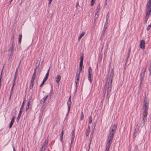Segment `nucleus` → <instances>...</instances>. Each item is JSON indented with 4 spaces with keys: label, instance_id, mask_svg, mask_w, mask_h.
Wrapping results in <instances>:
<instances>
[{
    "label": "nucleus",
    "instance_id": "62",
    "mask_svg": "<svg viewBox=\"0 0 151 151\" xmlns=\"http://www.w3.org/2000/svg\"><path fill=\"white\" fill-rule=\"evenodd\" d=\"M18 68H17L16 69V72H17L18 70Z\"/></svg>",
    "mask_w": 151,
    "mask_h": 151
},
{
    "label": "nucleus",
    "instance_id": "47",
    "mask_svg": "<svg viewBox=\"0 0 151 151\" xmlns=\"http://www.w3.org/2000/svg\"><path fill=\"white\" fill-rule=\"evenodd\" d=\"M3 68H4V67H3V68L2 69V70H1V75H0V76H1V77L2 73V72H3Z\"/></svg>",
    "mask_w": 151,
    "mask_h": 151
},
{
    "label": "nucleus",
    "instance_id": "41",
    "mask_svg": "<svg viewBox=\"0 0 151 151\" xmlns=\"http://www.w3.org/2000/svg\"><path fill=\"white\" fill-rule=\"evenodd\" d=\"M52 0H48V4L50 5L51 3Z\"/></svg>",
    "mask_w": 151,
    "mask_h": 151
},
{
    "label": "nucleus",
    "instance_id": "40",
    "mask_svg": "<svg viewBox=\"0 0 151 151\" xmlns=\"http://www.w3.org/2000/svg\"><path fill=\"white\" fill-rule=\"evenodd\" d=\"M53 90H52V89L50 91V95H52L53 94Z\"/></svg>",
    "mask_w": 151,
    "mask_h": 151
},
{
    "label": "nucleus",
    "instance_id": "18",
    "mask_svg": "<svg viewBox=\"0 0 151 151\" xmlns=\"http://www.w3.org/2000/svg\"><path fill=\"white\" fill-rule=\"evenodd\" d=\"M64 134L63 133V130L62 129V131L61 133V135L60 136V141L61 142L63 141V136Z\"/></svg>",
    "mask_w": 151,
    "mask_h": 151
},
{
    "label": "nucleus",
    "instance_id": "63",
    "mask_svg": "<svg viewBox=\"0 0 151 151\" xmlns=\"http://www.w3.org/2000/svg\"><path fill=\"white\" fill-rule=\"evenodd\" d=\"M13 151H15V148L14 147H13Z\"/></svg>",
    "mask_w": 151,
    "mask_h": 151
},
{
    "label": "nucleus",
    "instance_id": "31",
    "mask_svg": "<svg viewBox=\"0 0 151 151\" xmlns=\"http://www.w3.org/2000/svg\"><path fill=\"white\" fill-rule=\"evenodd\" d=\"M95 1V0H91V6H93V5L94 4Z\"/></svg>",
    "mask_w": 151,
    "mask_h": 151
},
{
    "label": "nucleus",
    "instance_id": "10",
    "mask_svg": "<svg viewBox=\"0 0 151 151\" xmlns=\"http://www.w3.org/2000/svg\"><path fill=\"white\" fill-rule=\"evenodd\" d=\"M48 145V141L47 139H45L42 144V146L41 147V150L43 149V147H47Z\"/></svg>",
    "mask_w": 151,
    "mask_h": 151
},
{
    "label": "nucleus",
    "instance_id": "26",
    "mask_svg": "<svg viewBox=\"0 0 151 151\" xmlns=\"http://www.w3.org/2000/svg\"><path fill=\"white\" fill-rule=\"evenodd\" d=\"M34 85V83H30L29 86V88L30 89H32Z\"/></svg>",
    "mask_w": 151,
    "mask_h": 151
},
{
    "label": "nucleus",
    "instance_id": "58",
    "mask_svg": "<svg viewBox=\"0 0 151 151\" xmlns=\"http://www.w3.org/2000/svg\"><path fill=\"white\" fill-rule=\"evenodd\" d=\"M16 77H17L16 75V74H15L14 76V78L16 79Z\"/></svg>",
    "mask_w": 151,
    "mask_h": 151
},
{
    "label": "nucleus",
    "instance_id": "28",
    "mask_svg": "<svg viewBox=\"0 0 151 151\" xmlns=\"http://www.w3.org/2000/svg\"><path fill=\"white\" fill-rule=\"evenodd\" d=\"M92 72V69L91 67H89L88 68V74H91V73Z\"/></svg>",
    "mask_w": 151,
    "mask_h": 151
},
{
    "label": "nucleus",
    "instance_id": "64",
    "mask_svg": "<svg viewBox=\"0 0 151 151\" xmlns=\"http://www.w3.org/2000/svg\"><path fill=\"white\" fill-rule=\"evenodd\" d=\"M22 151H24V150H23V148H22Z\"/></svg>",
    "mask_w": 151,
    "mask_h": 151
},
{
    "label": "nucleus",
    "instance_id": "19",
    "mask_svg": "<svg viewBox=\"0 0 151 151\" xmlns=\"http://www.w3.org/2000/svg\"><path fill=\"white\" fill-rule=\"evenodd\" d=\"M22 35L21 34H20L19 35V40H18V42L19 43V44H20L21 40H22Z\"/></svg>",
    "mask_w": 151,
    "mask_h": 151
},
{
    "label": "nucleus",
    "instance_id": "46",
    "mask_svg": "<svg viewBox=\"0 0 151 151\" xmlns=\"http://www.w3.org/2000/svg\"><path fill=\"white\" fill-rule=\"evenodd\" d=\"M3 68H4V67H3V68L2 69V70H1V75H0V76H1V77L2 73V72H3Z\"/></svg>",
    "mask_w": 151,
    "mask_h": 151
},
{
    "label": "nucleus",
    "instance_id": "21",
    "mask_svg": "<svg viewBox=\"0 0 151 151\" xmlns=\"http://www.w3.org/2000/svg\"><path fill=\"white\" fill-rule=\"evenodd\" d=\"M108 14H107L106 16V21L105 23L104 24V26H107V24H108V18H109V17H108Z\"/></svg>",
    "mask_w": 151,
    "mask_h": 151
},
{
    "label": "nucleus",
    "instance_id": "44",
    "mask_svg": "<svg viewBox=\"0 0 151 151\" xmlns=\"http://www.w3.org/2000/svg\"><path fill=\"white\" fill-rule=\"evenodd\" d=\"M39 64H38L37 65H36L35 66V68L34 69V70H35V69H36V70L37 68L38 67L39 65Z\"/></svg>",
    "mask_w": 151,
    "mask_h": 151
},
{
    "label": "nucleus",
    "instance_id": "50",
    "mask_svg": "<svg viewBox=\"0 0 151 151\" xmlns=\"http://www.w3.org/2000/svg\"><path fill=\"white\" fill-rule=\"evenodd\" d=\"M105 31H104V30H103V31L102 32V34L103 35L105 33Z\"/></svg>",
    "mask_w": 151,
    "mask_h": 151
},
{
    "label": "nucleus",
    "instance_id": "59",
    "mask_svg": "<svg viewBox=\"0 0 151 151\" xmlns=\"http://www.w3.org/2000/svg\"><path fill=\"white\" fill-rule=\"evenodd\" d=\"M149 71L150 72V73H151V68H149Z\"/></svg>",
    "mask_w": 151,
    "mask_h": 151
},
{
    "label": "nucleus",
    "instance_id": "60",
    "mask_svg": "<svg viewBox=\"0 0 151 151\" xmlns=\"http://www.w3.org/2000/svg\"><path fill=\"white\" fill-rule=\"evenodd\" d=\"M20 63H21V61L20 62H19V65H18V68H19V67Z\"/></svg>",
    "mask_w": 151,
    "mask_h": 151
},
{
    "label": "nucleus",
    "instance_id": "25",
    "mask_svg": "<svg viewBox=\"0 0 151 151\" xmlns=\"http://www.w3.org/2000/svg\"><path fill=\"white\" fill-rule=\"evenodd\" d=\"M90 132V129H88L87 130V131H86V136H88L89 135Z\"/></svg>",
    "mask_w": 151,
    "mask_h": 151
},
{
    "label": "nucleus",
    "instance_id": "13",
    "mask_svg": "<svg viewBox=\"0 0 151 151\" xmlns=\"http://www.w3.org/2000/svg\"><path fill=\"white\" fill-rule=\"evenodd\" d=\"M80 73V72L78 73V72H77L76 73V75L75 77V79H76L75 83L76 84H77L78 82Z\"/></svg>",
    "mask_w": 151,
    "mask_h": 151
},
{
    "label": "nucleus",
    "instance_id": "52",
    "mask_svg": "<svg viewBox=\"0 0 151 151\" xmlns=\"http://www.w3.org/2000/svg\"><path fill=\"white\" fill-rule=\"evenodd\" d=\"M79 6V4H78V3H76V7L77 8V6Z\"/></svg>",
    "mask_w": 151,
    "mask_h": 151
},
{
    "label": "nucleus",
    "instance_id": "22",
    "mask_svg": "<svg viewBox=\"0 0 151 151\" xmlns=\"http://www.w3.org/2000/svg\"><path fill=\"white\" fill-rule=\"evenodd\" d=\"M36 69H35L34 73L33 74L32 79H35L36 76Z\"/></svg>",
    "mask_w": 151,
    "mask_h": 151
},
{
    "label": "nucleus",
    "instance_id": "51",
    "mask_svg": "<svg viewBox=\"0 0 151 151\" xmlns=\"http://www.w3.org/2000/svg\"><path fill=\"white\" fill-rule=\"evenodd\" d=\"M130 48L129 49V50L128 51V57L129 56V53H130Z\"/></svg>",
    "mask_w": 151,
    "mask_h": 151
},
{
    "label": "nucleus",
    "instance_id": "16",
    "mask_svg": "<svg viewBox=\"0 0 151 151\" xmlns=\"http://www.w3.org/2000/svg\"><path fill=\"white\" fill-rule=\"evenodd\" d=\"M48 96L47 95L45 97H44L43 99H42L40 101V103H44L45 102V101Z\"/></svg>",
    "mask_w": 151,
    "mask_h": 151
},
{
    "label": "nucleus",
    "instance_id": "39",
    "mask_svg": "<svg viewBox=\"0 0 151 151\" xmlns=\"http://www.w3.org/2000/svg\"><path fill=\"white\" fill-rule=\"evenodd\" d=\"M146 118L147 117H144V116L143 117V120L144 122H145V120L146 119Z\"/></svg>",
    "mask_w": 151,
    "mask_h": 151
},
{
    "label": "nucleus",
    "instance_id": "3",
    "mask_svg": "<svg viewBox=\"0 0 151 151\" xmlns=\"http://www.w3.org/2000/svg\"><path fill=\"white\" fill-rule=\"evenodd\" d=\"M24 101L23 102V103H22V105H21V107L20 108V110H19V113L18 114V116L17 117V119H16V121H17V122H18V121H19V118H20L21 115V114L22 113V109H23L24 106Z\"/></svg>",
    "mask_w": 151,
    "mask_h": 151
},
{
    "label": "nucleus",
    "instance_id": "33",
    "mask_svg": "<svg viewBox=\"0 0 151 151\" xmlns=\"http://www.w3.org/2000/svg\"><path fill=\"white\" fill-rule=\"evenodd\" d=\"M146 14V15L145 16V19L146 20V22L147 21V20L148 19V18L149 17V14Z\"/></svg>",
    "mask_w": 151,
    "mask_h": 151
},
{
    "label": "nucleus",
    "instance_id": "36",
    "mask_svg": "<svg viewBox=\"0 0 151 151\" xmlns=\"http://www.w3.org/2000/svg\"><path fill=\"white\" fill-rule=\"evenodd\" d=\"M100 9V6H98L97 7V9H96V13H98L99 9Z\"/></svg>",
    "mask_w": 151,
    "mask_h": 151
},
{
    "label": "nucleus",
    "instance_id": "57",
    "mask_svg": "<svg viewBox=\"0 0 151 151\" xmlns=\"http://www.w3.org/2000/svg\"><path fill=\"white\" fill-rule=\"evenodd\" d=\"M13 87H12L11 91H13Z\"/></svg>",
    "mask_w": 151,
    "mask_h": 151
},
{
    "label": "nucleus",
    "instance_id": "34",
    "mask_svg": "<svg viewBox=\"0 0 151 151\" xmlns=\"http://www.w3.org/2000/svg\"><path fill=\"white\" fill-rule=\"evenodd\" d=\"M15 117L14 116H12L11 122L14 123V120Z\"/></svg>",
    "mask_w": 151,
    "mask_h": 151
},
{
    "label": "nucleus",
    "instance_id": "38",
    "mask_svg": "<svg viewBox=\"0 0 151 151\" xmlns=\"http://www.w3.org/2000/svg\"><path fill=\"white\" fill-rule=\"evenodd\" d=\"M107 26H104V27L103 30L106 31V29H107Z\"/></svg>",
    "mask_w": 151,
    "mask_h": 151
},
{
    "label": "nucleus",
    "instance_id": "6",
    "mask_svg": "<svg viewBox=\"0 0 151 151\" xmlns=\"http://www.w3.org/2000/svg\"><path fill=\"white\" fill-rule=\"evenodd\" d=\"M71 104V96H70L68 101L67 102V105L68 106V111L67 114V116L69 112Z\"/></svg>",
    "mask_w": 151,
    "mask_h": 151
},
{
    "label": "nucleus",
    "instance_id": "15",
    "mask_svg": "<svg viewBox=\"0 0 151 151\" xmlns=\"http://www.w3.org/2000/svg\"><path fill=\"white\" fill-rule=\"evenodd\" d=\"M106 85H105L103 87V91L102 94L104 96L106 94Z\"/></svg>",
    "mask_w": 151,
    "mask_h": 151
},
{
    "label": "nucleus",
    "instance_id": "49",
    "mask_svg": "<svg viewBox=\"0 0 151 151\" xmlns=\"http://www.w3.org/2000/svg\"><path fill=\"white\" fill-rule=\"evenodd\" d=\"M109 148H107L106 147V149L105 151H109Z\"/></svg>",
    "mask_w": 151,
    "mask_h": 151
},
{
    "label": "nucleus",
    "instance_id": "4",
    "mask_svg": "<svg viewBox=\"0 0 151 151\" xmlns=\"http://www.w3.org/2000/svg\"><path fill=\"white\" fill-rule=\"evenodd\" d=\"M80 62L79 64V70L80 72L81 71L82 69V66H83V54L82 53V55L80 57Z\"/></svg>",
    "mask_w": 151,
    "mask_h": 151
},
{
    "label": "nucleus",
    "instance_id": "7",
    "mask_svg": "<svg viewBox=\"0 0 151 151\" xmlns=\"http://www.w3.org/2000/svg\"><path fill=\"white\" fill-rule=\"evenodd\" d=\"M111 84L112 83H108V90L107 92V97H109L110 96V95H109V94L111 92Z\"/></svg>",
    "mask_w": 151,
    "mask_h": 151
},
{
    "label": "nucleus",
    "instance_id": "12",
    "mask_svg": "<svg viewBox=\"0 0 151 151\" xmlns=\"http://www.w3.org/2000/svg\"><path fill=\"white\" fill-rule=\"evenodd\" d=\"M114 72L113 69H112L110 75V79H111V82L110 83H112V79L114 76Z\"/></svg>",
    "mask_w": 151,
    "mask_h": 151
},
{
    "label": "nucleus",
    "instance_id": "11",
    "mask_svg": "<svg viewBox=\"0 0 151 151\" xmlns=\"http://www.w3.org/2000/svg\"><path fill=\"white\" fill-rule=\"evenodd\" d=\"M146 68H147V67H146L145 68H144L142 69V72H141V74H140V77L142 78V79L143 78L144 76L145 72L146 70Z\"/></svg>",
    "mask_w": 151,
    "mask_h": 151
},
{
    "label": "nucleus",
    "instance_id": "2",
    "mask_svg": "<svg viewBox=\"0 0 151 151\" xmlns=\"http://www.w3.org/2000/svg\"><path fill=\"white\" fill-rule=\"evenodd\" d=\"M11 46L10 47L9 49V52L8 54V60H9L13 56V54L14 51V46H13V41H12L11 42Z\"/></svg>",
    "mask_w": 151,
    "mask_h": 151
},
{
    "label": "nucleus",
    "instance_id": "48",
    "mask_svg": "<svg viewBox=\"0 0 151 151\" xmlns=\"http://www.w3.org/2000/svg\"><path fill=\"white\" fill-rule=\"evenodd\" d=\"M92 138H91V140H90V142L89 143V149L90 147V144H91V139H92Z\"/></svg>",
    "mask_w": 151,
    "mask_h": 151
},
{
    "label": "nucleus",
    "instance_id": "9",
    "mask_svg": "<svg viewBox=\"0 0 151 151\" xmlns=\"http://www.w3.org/2000/svg\"><path fill=\"white\" fill-rule=\"evenodd\" d=\"M145 40H142L140 41V43L139 44V47L141 48L145 49Z\"/></svg>",
    "mask_w": 151,
    "mask_h": 151
},
{
    "label": "nucleus",
    "instance_id": "45",
    "mask_svg": "<svg viewBox=\"0 0 151 151\" xmlns=\"http://www.w3.org/2000/svg\"><path fill=\"white\" fill-rule=\"evenodd\" d=\"M71 143H72V142H73L74 140V138H71Z\"/></svg>",
    "mask_w": 151,
    "mask_h": 151
},
{
    "label": "nucleus",
    "instance_id": "53",
    "mask_svg": "<svg viewBox=\"0 0 151 151\" xmlns=\"http://www.w3.org/2000/svg\"><path fill=\"white\" fill-rule=\"evenodd\" d=\"M43 150L45 151L47 149V147H44L43 148Z\"/></svg>",
    "mask_w": 151,
    "mask_h": 151
},
{
    "label": "nucleus",
    "instance_id": "54",
    "mask_svg": "<svg viewBox=\"0 0 151 151\" xmlns=\"http://www.w3.org/2000/svg\"><path fill=\"white\" fill-rule=\"evenodd\" d=\"M12 92H13V91H11L10 93V96H12Z\"/></svg>",
    "mask_w": 151,
    "mask_h": 151
},
{
    "label": "nucleus",
    "instance_id": "35",
    "mask_svg": "<svg viewBox=\"0 0 151 151\" xmlns=\"http://www.w3.org/2000/svg\"><path fill=\"white\" fill-rule=\"evenodd\" d=\"M148 108H144V111L147 112Z\"/></svg>",
    "mask_w": 151,
    "mask_h": 151
},
{
    "label": "nucleus",
    "instance_id": "30",
    "mask_svg": "<svg viewBox=\"0 0 151 151\" xmlns=\"http://www.w3.org/2000/svg\"><path fill=\"white\" fill-rule=\"evenodd\" d=\"M84 117V115L83 114V112H81V116L80 119L81 120H82L83 119Z\"/></svg>",
    "mask_w": 151,
    "mask_h": 151
},
{
    "label": "nucleus",
    "instance_id": "27",
    "mask_svg": "<svg viewBox=\"0 0 151 151\" xmlns=\"http://www.w3.org/2000/svg\"><path fill=\"white\" fill-rule=\"evenodd\" d=\"M147 112H145V111H143V116H144V117H147Z\"/></svg>",
    "mask_w": 151,
    "mask_h": 151
},
{
    "label": "nucleus",
    "instance_id": "23",
    "mask_svg": "<svg viewBox=\"0 0 151 151\" xmlns=\"http://www.w3.org/2000/svg\"><path fill=\"white\" fill-rule=\"evenodd\" d=\"M88 78L90 83H91L92 82V80L91 79V74H88Z\"/></svg>",
    "mask_w": 151,
    "mask_h": 151
},
{
    "label": "nucleus",
    "instance_id": "56",
    "mask_svg": "<svg viewBox=\"0 0 151 151\" xmlns=\"http://www.w3.org/2000/svg\"><path fill=\"white\" fill-rule=\"evenodd\" d=\"M16 79L14 78L13 80V83H15V81H16Z\"/></svg>",
    "mask_w": 151,
    "mask_h": 151
},
{
    "label": "nucleus",
    "instance_id": "32",
    "mask_svg": "<svg viewBox=\"0 0 151 151\" xmlns=\"http://www.w3.org/2000/svg\"><path fill=\"white\" fill-rule=\"evenodd\" d=\"M148 104H147L146 102L145 103L144 106V108H148Z\"/></svg>",
    "mask_w": 151,
    "mask_h": 151
},
{
    "label": "nucleus",
    "instance_id": "29",
    "mask_svg": "<svg viewBox=\"0 0 151 151\" xmlns=\"http://www.w3.org/2000/svg\"><path fill=\"white\" fill-rule=\"evenodd\" d=\"M89 123L91 124L92 122V118L91 116L89 117Z\"/></svg>",
    "mask_w": 151,
    "mask_h": 151
},
{
    "label": "nucleus",
    "instance_id": "55",
    "mask_svg": "<svg viewBox=\"0 0 151 151\" xmlns=\"http://www.w3.org/2000/svg\"><path fill=\"white\" fill-rule=\"evenodd\" d=\"M1 76H0V84H1Z\"/></svg>",
    "mask_w": 151,
    "mask_h": 151
},
{
    "label": "nucleus",
    "instance_id": "1",
    "mask_svg": "<svg viewBox=\"0 0 151 151\" xmlns=\"http://www.w3.org/2000/svg\"><path fill=\"white\" fill-rule=\"evenodd\" d=\"M111 129L110 130L109 132L108 136L107 142L106 147V148L109 149L112 142L114 134L115 132L117 129V125L115 124H114L113 127H111Z\"/></svg>",
    "mask_w": 151,
    "mask_h": 151
},
{
    "label": "nucleus",
    "instance_id": "42",
    "mask_svg": "<svg viewBox=\"0 0 151 151\" xmlns=\"http://www.w3.org/2000/svg\"><path fill=\"white\" fill-rule=\"evenodd\" d=\"M97 13H96V14L95 16V19H96L98 17V14H97V15L96 14Z\"/></svg>",
    "mask_w": 151,
    "mask_h": 151
},
{
    "label": "nucleus",
    "instance_id": "5",
    "mask_svg": "<svg viewBox=\"0 0 151 151\" xmlns=\"http://www.w3.org/2000/svg\"><path fill=\"white\" fill-rule=\"evenodd\" d=\"M147 11L146 12V14H151L150 13L151 12V3L150 2H148L147 4Z\"/></svg>",
    "mask_w": 151,
    "mask_h": 151
},
{
    "label": "nucleus",
    "instance_id": "61",
    "mask_svg": "<svg viewBox=\"0 0 151 151\" xmlns=\"http://www.w3.org/2000/svg\"><path fill=\"white\" fill-rule=\"evenodd\" d=\"M14 85H15V83H13L12 84V87H13V88H14Z\"/></svg>",
    "mask_w": 151,
    "mask_h": 151
},
{
    "label": "nucleus",
    "instance_id": "24",
    "mask_svg": "<svg viewBox=\"0 0 151 151\" xmlns=\"http://www.w3.org/2000/svg\"><path fill=\"white\" fill-rule=\"evenodd\" d=\"M74 131H75L74 129L72 131V132H71L72 136H71V138H74V137H75Z\"/></svg>",
    "mask_w": 151,
    "mask_h": 151
},
{
    "label": "nucleus",
    "instance_id": "8",
    "mask_svg": "<svg viewBox=\"0 0 151 151\" xmlns=\"http://www.w3.org/2000/svg\"><path fill=\"white\" fill-rule=\"evenodd\" d=\"M49 69L48 70L47 72L46 73L45 75V77L44 78L42 83L40 85V87H41L43 85L44 83L47 80L49 76Z\"/></svg>",
    "mask_w": 151,
    "mask_h": 151
},
{
    "label": "nucleus",
    "instance_id": "17",
    "mask_svg": "<svg viewBox=\"0 0 151 151\" xmlns=\"http://www.w3.org/2000/svg\"><path fill=\"white\" fill-rule=\"evenodd\" d=\"M85 33L84 32H83L79 36L78 38V40L80 41L81 38L85 35Z\"/></svg>",
    "mask_w": 151,
    "mask_h": 151
},
{
    "label": "nucleus",
    "instance_id": "37",
    "mask_svg": "<svg viewBox=\"0 0 151 151\" xmlns=\"http://www.w3.org/2000/svg\"><path fill=\"white\" fill-rule=\"evenodd\" d=\"M13 123H12V122H10V125L9 126V128H11V127H12V126L13 124Z\"/></svg>",
    "mask_w": 151,
    "mask_h": 151
},
{
    "label": "nucleus",
    "instance_id": "20",
    "mask_svg": "<svg viewBox=\"0 0 151 151\" xmlns=\"http://www.w3.org/2000/svg\"><path fill=\"white\" fill-rule=\"evenodd\" d=\"M30 104V101H29L27 103V105L26 106V111H27V110L29 108V105Z\"/></svg>",
    "mask_w": 151,
    "mask_h": 151
},
{
    "label": "nucleus",
    "instance_id": "43",
    "mask_svg": "<svg viewBox=\"0 0 151 151\" xmlns=\"http://www.w3.org/2000/svg\"><path fill=\"white\" fill-rule=\"evenodd\" d=\"M35 80V79H32V80L31 81V83H34Z\"/></svg>",
    "mask_w": 151,
    "mask_h": 151
},
{
    "label": "nucleus",
    "instance_id": "14",
    "mask_svg": "<svg viewBox=\"0 0 151 151\" xmlns=\"http://www.w3.org/2000/svg\"><path fill=\"white\" fill-rule=\"evenodd\" d=\"M60 79L61 76L59 75H58L57 76L55 77V81L57 83H59Z\"/></svg>",
    "mask_w": 151,
    "mask_h": 151
}]
</instances>
